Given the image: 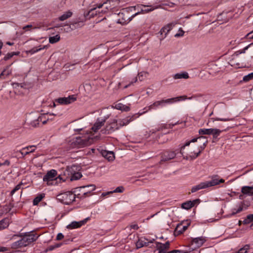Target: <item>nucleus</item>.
I'll list each match as a JSON object with an SVG mask.
<instances>
[{"mask_svg":"<svg viewBox=\"0 0 253 253\" xmlns=\"http://www.w3.org/2000/svg\"><path fill=\"white\" fill-rule=\"evenodd\" d=\"M38 238V236L36 234L31 233H25L22 237V239L24 240V244L25 246H27L31 243L36 241Z\"/></svg>","mask_w":253,"mask_h":253,"instance_id":"nucleus-10","label":"nucleus"},{"mask_svg":"<svg viewBox=\"0 0 253 253\" xmlns=\"http://www.w3.org/2000/svg\"><path fill=\"white\" fill-rule=\"evenodd\" d=\"M63 238H64V235L61 233H58L56 236V239L57 240H62Z\"/></svg>","mask_w":253,"mask_h":253,"instance_id":"nucleus-54","label":"nucleus"},{"mask_svg":"<svg viewBox=\"0 0 253 253\" xmlns=\"http://www.w3.org/2000/svg\"><path fill=\"white\" fill-rule=\"evenodd\" d=\"M253 79V73L249 74L245 76L243 78V81L245 82H247Z\"/></svg>","mask_w":253,"mask_h":253,"instance_id":"nucleus-43","label":"nucleus"},{"mask_svg":"<svg viewBox=\"0 0 253 253\" xmlns=\"http://www.w3.org/2000/svg\"><path fill=\"white\" fill-rule=\"evenodd\" d=\"M47 48L46 45H44L42 47H41V46L39 47H35L29 50L28 51H27L28 53H30L32 54H34L42 49H44L45 48Z\"/></svg>","mask_w":253,"mask_h":253,"instance_id":"nucleus-35","label":"nucleus"},{"mask_svg":"<svg viewBox=\"0 0 253 253\" xmlns=\"http://www.w3.org/2000/svg\"><path fill=\"white\" fill-rule=\"evenodd\" d=\"M148 73L146 72H141L138 74V78L140 81L144 80L147 77Z\"/></svg>","mask_w":253,"mask_h":253,"instance_id":"nucleus-40","label":"nucleus"},{"mask_svg":"<svg viewBox=\"0 0 253 253\" xmlns=\"http://www.w3.org/2000/svg\"><path fill=\"white\" fill-rule=\"evenodd\" d=\"M30 119V125L33 126V127H37L38 126H39V123L38 122H36V119H31V118L30 117L29 118Z\"/></svg>","mask_w":253,"mask_h":253,"instance_id":"nucleus-47","label":"nucleus"},{"mask_svg":"<svg viewBox=\"0 0 253 253\" xmlns=\"http://www.w3.org/2000/svg\"><path fill=\"white\" fill-rule=\"evenodd\" d=\"M44 197V194H40L37 196L33 200V205H37Z\"/></svg>","mask_w":253,"mask_h":253,"instance_id":"nucleus-38","label":"nucleus"},{"mask_svg":"<svg viewBox=\"0 0 253 253\" xmlns=\"http://www.w3.org/2000/svg\"><path fill=\"white\" fill-rule=\"evenodd\" d=\"M73 13L70 11H67L64 12L61 16L59 17V20L61 21H64L68 18L71 17Z\"/></svg>","mask_w":253,"mask_h":253,"instance_id":"nucleus-32","label":"nucleus"},{"mask_svg":"<svg viewBox=\"0 0 253 253\" xmlns=\"http://www.w3.org/2000/svg\"><path fill=\"white\" fill-rule=\"evenodd\" d=\"M102 155L109 161H113L115 159V155L112 151L105 150L102 152Z\"/></svg>","mask_w":253,"mask_h":253,"instance_id":"nucleus-26","label":"nucleus"},{"mask_svg":"<svg viewBox=\"0 0 253 253\" xmlns=\"http://www.w3.org/2000/svg\"><path fill=\"white\" fill-rule=\"evenodd\" d=\"M18 53H16L15 52H12L10 53H7L5 56L3 57V59L5 61L8 60V59H10L11 57H12L15 55H17Z\"/></svg>","mask_w":253,"mask_h":253,"instance_id":"nucleus-42","label":"nucleus"},{"mask_svg":"<svg viewBox=\"0 0 253 253\" xmlns=\"http://www.w3.org/2000/svg\"><path fill=\"white\" fill-rule=\"evenodd\" d=\"M187 98L186 96H180L174 98L162 100L154 102L152 104L148 107V110H150L154 107H158L159 106H163L164 103H172L173 102L179 101L181 100H185Z\"/></svg>","mask_w":253,"mask_h":253,"instance_id":"nucleus-2","label":"nucleus"},{"mask_svg":"<svg viewBox=\"0 0 253 253\" xmlns=\"http://www.w3.org/2000/svg\"><path fill=\"white\" fill-rule=\"evenodd\" d=\"M76 195L68 191L57 196V199L64 204L69 205L75 200Z\"/></svg>","mask_w":253,"mask_h":253,"instance_id":"nucleus-1","label":"nucleus"},{"mask_svg":"<svg viewBox=\"0 0 253 253\" xmlns=\"http://www.w3.org/2000/svg\"><path fill=\"white\" fill-rule=\"evenodd\" d=\"M128 228H129L130 229H133L137 230L139 228V227L137 224L133 223V224H131L129 226H127L126 228V229H128Z\"/></svg>","mask_w":253,"mask_h":253,"instance_id":"nucleus-50","label":"nucleus"},{"mask_svg":"<svg viewBox=\"0 0 253 253\" xmlns=\"http://www.w3.org/2000/svg\"><path fill=\"white\" fill-rule=\"evenodd\" d=\"M10 220L8 218H5L0 221V230L7 228L9 224Z\"/></svg>","mask_w":253,"mask_h":253,"instance_id":"nucleus-30","label":"nucleus"},{"mask_svg":"<svg viewBox=\"0 0 253 253\" xmlns=\"http://www.w3.org/2000/svg\"><path fill=\"white\" fill-rule=\"evenodd\" d=\"M112 193H113V192H112V191H111L107 192H104V193H103L102 194V196L105 197V196H106L107 195H109L110 194H112Z\"/></svg>","mask_w":253,"mask_h":253,"instance_id":"nucleus-63","label":"nucleus"},{"mask_svg":"<svg viewBox=\"0 0 253 253\" xmlns=\"http://www.w3.org/2000/svg\"><path fill=\"white\" fill-rule=\"evenodd\" d=\"M116 3H117V0H108L102 4H98L96 7L92 9L91 11L95 10L97 8L98 9L103 8L104 9L102 10L101 12L106 13L108 11L112 9L115 7Z\"/></svg>","mask_w":253,"mask_h":253,"instance_id":"nucleus-3","label":"nucleus"},{"mask_svg":"<svg viewBox=\"0 0 253 253\" xmlns=\"http://www.w3.org/2000/svg\"><path fill=\"white\" fill-rule=\"evenodd\" d=\"M224 180L222 178L219 179L217 176L212 177L211 181H205L207 187H210L219 184L220 183H223Z\"/></svg>","mask_w":253,"mask_h":253,"instance_id":"nucleus-17","label":"nucleus"},{"mask_svg":"<svg viewBox=\"0 0 253 253\" xmlns=\"http://www.w3.org/2000/svg\"><path fill=\"white\" fill-rule=\"evenodd\" d=\"M120 127L118 121L113 120V122L107 124L105 128L102 129L101 131L102 133L109 134L118 129Z\"/></svg>","mask_w":253,"mask_h":253,"instance_id":"nucleus-7","label":"nucleus"},{"mask_svg":"<svg viewBox=\"0 0 253 253\" xmlns=\"http://www.w3.org/2000/svg\"><path fill=\"white\" fill-rule=\"evenodd\" d=\"M190 224V223L188 221L178 224L175 228V232L178 234L182 233L187 229Z\"/></svg>","mask_w":253,"mask_h":253,"instance_id":"nucleus-18","label":"nucleus"},{"mask_svg":"<svg viewBox=\"0 0 253 253\" xmlns=\"http://www.w3.org/2000/svg\"><path fill=\"white\" fill-rule=\"evenodd\" d=\"M125 190L123 186H119L117 187L114 190L112 191L113 193H123Z\"/></svg>","mask_w":253,"mask_h":253,"instance_id":"nucleus-46","label":"nucleus"},{"mask_svg":"<svg viewBox=\"0 0 253 253\" xmlns=\"http://www.w3.org/2000/svg\"><path fill=\"white\" fill-rule=\"evenodd\" d=\"M190 143H191L190 141H188V142H186V143H185V144H184V146H183L181 147V151H180V153H181L182 154V149H184V147H185V146H189V145H190Z\"/></svg>","mask_w":253,"mask_h":253,"instance_id":"nucleus-60","label":"nucleus"},{"mask_svg":"<svg viewBox=\"0 0 253 253\" xmlns=\"http://www.w3.org/2000/svg\"><path fill=\"white\" fill-rule=\"evenodd\" d=\"M35 147V145L27 146L23 148L22 149L19 151V152L23 157H25L26 155H28L31 153L34 152L35 150L34 148Z\"/></svg>","mask_w":253,"mask_h":253,"instance_id":"nucleus-21","label":"nucleus"},{"mask_svg":"<svg viewBox=\"0 0 253 253\" xmlns=\"http://www.w3.org/2000/svg\"><path fill=\"white\" fill-rule=\"evenodd\" d=\"M46 116L49 117V120H53V118L51 117L52 116H54L55 115L54 114H45Z\"/></svg>","mask_w":253,"mask_h":253,"instance_id":"nucleus-64","label":"nucleus"},{"mask_svg":"<svg viewBox=\"0 0 253 253\" xmlns=\"http://www.w3.org/2000/svg\"><path fill=\"white\" fill-rule=\"evenodd\" d=\"M193 207L191 201H187L185 202L181 205V208L184 209L189 210Z\"/></svg>","mask_w":253,"mask_h":253,"instance_id":"nucleus-39","label":"nucleus"},{"mask_svg":"<svg viewBox=\"0 0 253 253\" xmlns=\"http://www.w3.org/2000/svg\"><path fill=\"white\" fill-rule=\"evenodd\" d=\"M108 118L104 117V118H99L96 120V122L92 127V129L94 132H96L104 125L106 119Z\"/></svg>","mask_w":253,"mask_h":253,"instance_id":"nucleus-15","label":"nucleus"},{"mask_svg":"<svg viewBox=\"0 0 253 253\" xmlns=\"http://www.w3.org/2000/svg\"><path fill=\"white\" fill-rule=\"evenodd\" d=\"M246 37H248L249 39H253V30L248 33Z\"/></svg>","mask_w":253,"mask_h":253,"instance_id":"nucleus-56","label":"nucleus"},{"mask_svg":"<svg viewBox=\"0 0 253 253\" xmlns=\"http://www.w3.org/2000/svg\"><path fill=\"white\" fill-rule=\"evenodd\" d=\"M96 188V187L93 184L87 185L85 186H83L76 188L79 189V191L83 193L84 195L89 193L91 192L94 191Z\"/></svg>","mask_w":253,"mask_h":253,"instance_id":"nucleus-14","label":"nucleus"},{"mask_svg":"<svg viewBox=\"0 0 253 253\" xmlns=\"http://www.w3.org/2000/svg\"><path fill=\"white\" fill-rule=\"evenodd\" d=\"M133 120L132 117H127L125 119L122 120H119L118 122L119 123V126L120 127L126 126L130 122Z\"/></svg>","mask_w":253,"mask_h":253,"instance_id":"nucleus-27","label":"nucleus"},{"mask_svg":"<svg viewBox=\"0 0 253 253\" xmlns=\"http://www.w3.org/2000/svg\"><path fill=\"white\" fill-rule=\"evenodd\" d=\"M252 222H253V214L248 215L247 218L243 220V223L244 224H247Z\"/></svg>","mask_w":253,"mask_h":253,"instance_id":"nucleus-41","label":"nucleus"},{"mask_svg":"<svg viewBox=\"0 0 253 253\" xmlns=\"http://www.w3.org/2000/svg\"><path fill=\"white\" fill-rule=\"evenodd\" d=\"M176 155V153L175 151H167L164 152L161 156L160 163L173 159L175 158Z\"/></svg>","mask_w":253,"mask_h":253,"instance_id":"nucleus-11","label":"nucleus"},{"mask_svg":"<svg viewBox=\"0 0 253 253\" xmlns=\"http://www.w3.org/2000/svg\"><path fill=\"white\" fill-rule=\"evenodd\" d=\"M45 117H46V115H45ZM48 120H49V117H48L47 118L45 117V118H43V119H42V124L43 125L45 124L46 123L47 121H48Z\"/></svg>","mask_w":253,"mask_h":253,"instance_id":"nucleus-57","label":"nucleus"},{"mask_svg":"<svg viewBox=\"0 0 253 253\" xmlns=\"http://www.w3.org/2000/svg\"><path fill=\"white\" fill-rule=\"evenodd\" d=\"M10 65H9V66H7L3 70V71L1 72V73L0 74V79H3V77L4 76H5V73L6 72V71H7V69H8V68H9Z\"/></svg>","mask_w":253,"mask_h":253,"instance_id":"nucleus-52","label":"nucleus"},{"mask_svg":"<svg viewBox=\"0 0 253 253\" xmlns=\"http://www.w3.org/2000/svg\"><path fill=\"white\" fill-rule=\"evenodd\" d=\"M243 210V208L242 206H240L237 210L235 209L233 210L232 212L228 215V217H231L232 216L238 213Z\"/></svg>","mask_w":253,"mask_h":253,"instance_id":"nucleus-44","label":"nucleus"},{"mask_svg":"<svg viewBox=\"0 0 253 253\" xmlns=\"http://www.w3.org/2000/svg\"><path fill=\"white\" fill-rule=\"evenodd\" d=\"M198 132L200 135H211V128H201L199 130Z\"/></svg>","mask_w":253,"mask_h":253,"instance_id":"nucleus-36","label":"nucleus"},{"mask_svg":"<svg viewBox=\"0 0 253 253\" xmlns=\"http://www.w3.org/2000/svg\"><path fill=\"white\" fill-rule=\"evenodd\" d=\"M233 119L232 118H211L210 120H208L207 125H210L211 123L212 122L213 123L215 121H220L222 122H227V121H233Z\"/></svg>","mask_w":253,"mask_h":253,"instance_id":"nucleus-31","label":"nucleus"},{"mask_svg":"<svg viewBox=\"0 0 253 253\" xmlns=\"http://www.w3.org/2000/svg\"><path fill=\"white\" fill-rule=\"evenodd\" d=\"M24 241L23 240L22 238L21 239L13 243L11 245V248L13 249H17L22 247H25L26 246L25 244H24Z\"/></svg>","mask_w":253,"mask_h":253,"instance_id":"nucleus-24","label":"nucleus"},{"mask_svg":"<svg viewBox=\"0 0 253 253\" xmlns=\"http://www.w3.org/2000/svg\"><path fill=\"white\" fill-rule=\"evenodd\" d=\"M173 78L174 80L177 79H187L189 78V74L186 72H183L176 73L173 75Z\"/></svg>","mask_w":253,"mask_h":253,"instance_id":"nucleus-23","label":"nucleus"},{"mask_svg":"<svg viewBox=\"0 0 253 253\" xmlns=\"http://www.w3.org/2000/svg\"><path fill=\"white\" fill-rule=\"evenodd\" d=\"M241 192L245 195H253V186H245L242 187Z\"/></svg>","mask_w":253,"mask_h":253,"instance_id":"nucleus-25","label":"nucleus"},{"mask_svg":"<svg viewBox=\"0 0 253 253\" xmlns=\"http://www.w3.org/2000/svg\"><path fill=\"white\" fill-rule=\"evenodd\" d=\"M207 186L205 182H201L200 184L193 186L191 189V192L194 193L200 189L206 188Z\"/></svg>","mask_w":253,"mask_h":253,"instance_id":"nucleus-29","label":"nucleus"},{"mask_svg":"<svg viewBox=\"0 0 253 253\" xmlns=\"http://www.w3.org/2000/svg\"><path fill=\"white\" fill-rule=\"evenodd\" d=\"M115 108L117 110H121L123 111H128L130 110L129 106L122 104V103H118L115 105Z\"/></svg>","mask_w":253,"mask_h":253,"instance_id":"nucleus-28","label":"nucleus"},{"mask_svg":"<svg viewBox=\"0 0 253 253\" xmlns=\"http://www.w3.org/2000/svg\"><path fill=\"white\" fill-rule=\"evenodd\" d=\"M118 17L117 23L122 25H126L128 23L134 18L132 17V15L130 17L128 14V12L126 11H123L119 13Z\"/></svg>","mask_w":253,"mask_h":253,"instance_id":"nucleus-5","label":"nucleus"},{"mask_svg":"<svg viewBox=\"0 0 253 253\" xmlns=\"http://www.w3.org/2000/svg\"><path fill=\"white\" fill-rule=\"evenodd\" d=\"M174 25L172 23L169 24L162 28L160 33L161 35L164 34L163 38H165L169 32L172 29Z\"/></svg>","mask_w":253,"mask_h":253,"instance_id":"nucleus-22","label":"nucleus"},{"mask_svg":"<svg viewBox=\"0 0 253 253\" xmlns=\"http://www.w3.org/2000/svg\"><path fill=\"white\" fill-rule=\"evenodd\" d=\"M140 6L143 7H149L148 8L143 9L142 8H141L140 11H138L135 14L132 15V17H134L136 15L139 14H143V13H148L149 12L152 11L154 9L158 8L157 6H152L151 5H141Z\"/></svg>","mask_w":253,"mask_h":253,"instance_id":"nucleus-16","label":"nucleus"},{"mask_svg":"<svg viewBox=\"0 0 253 253\" xmlns=\"http://www.w3.org/2000/svg\"><path fill=\"white\" fill-rule=\"evenodd\" d=\"M178 253H189L191 252V250L189 249V251H180V250H177Z\"/></svg>","mask_w":253,"mask_h":253,"instance_id":"nucleus-61","label":"nucleus"},{"mask_svg":"<svg viewBox=\"0 0 253 253\" xmlns=\"http://www.w3.org/2000/svg\"><path fill=\"white\" fill-rule=\"evenodd\" d=\"M200 200L199 199H196L192 201H191L192 204L193 205V207L196 204H197L199 203Z\"/></svg>","mask_w":253,"mask_h":253,"instance_id":"nucleus-59","label":"nucleus"},{"mask_svg":"<svg viewBox=\"0 0 253 253\" xmlns=\"http://www.w3.org/2000/svg\"><path fill=\"white\" fill-rule=\"evenodd\" d=\"M84 88L85 91L87 93H89V92H90L92 87L90 84L87 83L84 85Z\"/></svg>","mask_w":253,"mask_h":253,"instance_id":"nucleus-45","label":"nucleus"},{"mask_svg":"<svg viewBox=\"0 0 253 253\" xmlns=\"http://www.w3.org/2000/svg\"><path fill=\"white\" fill-rule=\"evenodd\" d=\"M170 244L169 241L163 244L160 242H156V247L159 253H167L169 248Z\"/></svg>","mask_w":253,"mask_h":253,"instance_id":"nucleus-13","label":"nucleus"},{"mask_svg":"<svg viewBox=\"0 0 253 253\" xmlns=\"http://www.w3.org/2000/svg\"><path fill=\"white\" fill-rule=\"evenodd\" d=\"M75 95H70L67 97H61L56 100V101L60 104L67 105L70 104L76 100Z\"/></svg>","mask_w":253,"mask_h":253,"instance_id":"nucleus-12","label":"nucleus"},{"mask_svg":"<svg viewBox=\"0 0 253 253\" xmlns=\"http://www.w3.org/2000/svg\"><path fill=\"white\" fill-rule=\"evenodd\" d=\"M223 131L217 128H211V134L212 135L213 138H216L220 133Z\"/></svg>","mask_w":253,"mask_h":253,"instance_id":"nucleus-34","label":"nucleus"},{"mask_svg":"<svg viewBox=\"0 0 253 253\" xmlns=\"http://www.w3.org/2000/svg\"><path fill=\"white\" fill-rule=\"evenodd\" d=\"M74 142L79 147H84L90 145L93 142V139L89 136L79 137H76Z\"/></svg>","mask_w":253,"mask_h":253,"instance_id":"nucleus-4","label":"nucleus"},{"mask_svg":"<svg viewBox=\"0 0 253 253\" xmlns=\"http://www.w3.org/2000/svg\"><path fill=\"white\" fill-rule=\"evenodd\" d=\"M65 28H64V31L66 32H69L73 30V28L71 27V26L66 25H65Z\"/></svg>","mask_w":253,"mask_h":253,"instance_id":"nucleus-53","label":"nucleus"},{"mask_svg":"<svg viewBox=\"0 0 253 253\" xmlns=\"http://www.w3.org/2000/svg\"><path fill=\"white\" fill-rule=\"evenodd\" d=\"M11 69H9V68H8V69L7 70V71H6V72L5 73V76H9V75H10L11 74Z\"/></svg>","mask_w":253,"mask_h":253,"instance_id":"nucleus-62","label":"nucleus"},{"mask_svg":"<svg viewBox=\"0 0 253 253\" xmlns=\"http://www.w3.org/2000/svg\"><path fill=\"white\" fill-rule=\"evenodd\" d=\"M206 240L204 237H200L192 239L190 250L193 251L196 248L201 247L206 242Z\"/></svg>","mask_w":253,"mask_h":253,"instance_id":"nucleus-8","label":"nucleus"},{"mask_svg":"<svg viewBox=\"0 0 253 253\" xmlns=\"http://www.w3.org/2000/svg\"><path fill=\"white\" fill-rule=\"evenodd\" d=\"M198 139L199 140L204 139L205 142H204L203 147L201 146L200 148L199 147H198V151L197 152H195V151H194L193 153L192 152H191L190 154H189L188 157L189 158H190L191 160H194L198 157V156L201 152V150L204 149L205 145H206L205 143H207V142H208V141L207 140V138L205 136H200L198 138H193L190 141V142H195Z\"/></svg>","mask_w":253,"mask_h":253,"instance_id":"nucleus-6","label":"nucleus"},{"mask_svg":"<svg viewBox=\"0 0 253 253\" xmlns=\"http://www.w3.org/2000/svg\"><path fill=\"white\" fill-rule=\"evenodd\" d=\"M184 32L181 29V28H180L178 30V33L174 35V37L176 38L182 37L184 35Z\"/></svg>","mask_w":253,"mask_h":253,"instance_id":"nucleus-48","label":"nucleus"},{"mask_svg":"<svg viewBox=\"0 0 253 253\" xmlns=\"http://www.w3.org/2000/svg\"><path fill=\"white\" fill-rule=\"evenodd\" d=\"M21 184H19L15 186V187L11 191V195H13L16 191H17L18 190H19L20 189V188H21Z\"/></svg>","mask_w":253,"mask_h":253,"instance_id":"nucleus-49","label":"nucleus"},{"mask_svg":"<svg viewBox=\"0 0 253 253\" xmlns=\"http://www.w3.org/2000/svg\"><path fill=\"white\" fill-rule=\"evenodd\" d=\"M87 218L80 221H73L70 224L67 226V228L69 229H75L80 227L86 222Z\"/></svg>","mask_w":253,"mask_h":253,"instance_id":"nucleus-20","label":"nucleus"},{"mask_svg":"<svg viewBox=\"0 0 253 253\" xmlns=\"http://www.w3.org/2000/svg\"><path fill=\"white\" fill-rule=\"evenodd\" d=\"M75 166H72V167H68L67 168L66 172H71V174H72L71 177V180H76L79 179H80L82 175L80 172H74V173H72V171L73 170V168H75Z\"/></svg>","mask_w":253,"mask_h":253,"instance_id":"nucleus-19","label":"nucleus"},{"mask_svg":"<svg viewBox=\"0 0 253 253\" xmlns=\"http://www.w3.org/2000/svg\"><path fill=\"white\" fill-rule=\"evenodd\" d=\"M30 118L31 119H35L36 122L39 123L40 122H42V119H43V118H45V115L43 114L41 116H37L36 115L35 113H32L30 114Z\"/></svg>","mask_w":253,"mask_h":253,"instance_id":"nucleus-33","label":"nucleus"},{"mask_svg":"<svg viewBox=\"0 0 253 253\" xmlns=\"http://www.w3.org/2000/svg\"><path fill=\"white\" fill-rule=\"evenodd\" d=\"M8 250V248L4 247H0V252H6Z\"/></svg>","mask_w":253,"mask_h":253,"instance_id":"nucleus-58","label":"nucleus"},{"mask_svg":"<svg viewBox=\"0 0 253 253\" xmlns=\"http://www.w3.org/2000/svg\"><path fill=\"white\" fill-rule=\"evenodd\" d=\"M137 81V77H135L134 78L132 81L131 82L128 84V85H126L125 86V88H126L128 86H129L130 84H132L133 83H135Z\"/></svg>","mask_w":253,"mask_h":253,"instance_id":"nucleus-55","label":"nucleus"},{"mask_svg":"<svg viewBox=\"0 0 253 253\" xmlns=\"http://www.w3.org/2000/svg\"><path fill=\"white\" fill-rule=\"evenodd\" d=\"M252 45H253V43H251L250 44H249L248 46H246L245 47H244L242 50H239L238 51V52H239V54H242V53H245L246 51L249 48V47Z\"/></svg>","mask_w":253,"mask_h":253,"instance_id":"nucleus-51","label":"nucleus"},{"mask_svg":"<svg viewBox=\"0 0 253 253\" xmlns=\"http://www.w3.org/2000/svg\"><path fill=\"white\" fill-rule=\"evenodd\" d=\"M60 39V37L58 35H56L53 37H50L49 38V42L50 43L53 44L58 42Z\"/></svg>","mask_w":253,"mask_h":253,"instance_id":"nucleus-37","label":"nucleus"},{"mask_svg":"<svg viewBox=\"0 0 253 253\" xmlns=\"http://www.w3.org/2000/svg\"><path fill=\"white\" fill-rule=\"evenodd\" d=\"M56 175L57 171L54 169H51L43 176V180L46 182L47 185H51L52 181L55 180Z\"/></svg>","mask_w":253,"mask_h":253,"instance_id":"nucleus-9","label":"nucleus"}]
</instances>
